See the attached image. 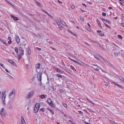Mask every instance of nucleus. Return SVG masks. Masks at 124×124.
<instances>
[{"mask_svg": "<svg viewBox=\"0 0 124 124\" xmlns=\"http://www.w3.org/2000/svg\"><path fill=\"white\" fill-rule=\"evenodd\" d=\"M42 75V72H39L38 74L37 75V78L38 80L40 82V83H39V85L41 86H43V84L41 82V76Z\"/></svg>", "mask_w": 124, "mask_h": 124, "instance_id": "nucleus-1", "label": "nucleus"}, {"mask_svg": "<svg viewBox=\"0 0 124 124\" xmlns=\"http://www.w3.org/2000/svg\"><path fill=\"white\" fill-rule=\"evenodd\" d=\"M35 93L34 91L32 90L28 94L27 96V98L28 99L31 98Z\"/></svg>", "mask_w": 124, "mask_h": 124, "instance_id": "nucleus-2", "label": "nucleus"}, {"mask_svg": "<svg viewBox=\"0 0 124 124\" xmlns=\"http://www.w3.org/2000/svg\"><path fill=\"white\" fill-rule=\"evenodd\" d=\"M15 90L13 89L12 92L10 93L9 95V97L11 99H13L15 97Z\"/></svg>", "mask_w": 124, "mask_h": 124, "instance_id": "nucleus-3", "label": "nucleus"}, {"mask_svg": "<svg viewBox=\"0 0 124 124\" xmlns=\"http://www.w3.org/2000/svg\"><path fill=\"white\" fill-rule=\"evenodd\" d=\"M47 79L48 80L47 82V83H46V84H49V83L50 82H51L52 81V78H49L47 76ZM49 86L50 87H52L53 85H52L51 86L50 85H49Z\"/></svg>", "mask_w": 124, "mask_h": 124, "instance_id": "nucleus-4", "label": "nucleus"}, {"mask_svg": "<svg viewBox=\"0 0 124 124\" xmlns=\"http://www.w3.org/2000/svg\"><path fill=\"white\" fill-rule=\"evenodd\" d=\"M7 60L9 62L12 64L16 66H17L16 64V63L15 62H14L13 61L8 59H7Z\"/></svg>", "mask_w": 124, "mask_h": 124, "instance_id": "nucleus-5", "label": "nucleus"}, {"mask_svg": "<svg viewBox=\"0 0 124 124\" xmlns=\"http://www.w3.org/2000/svg\"><path fill=\"white\" fill-rule=\"evenodd\" d=\"M112 83L115 85L119 87L122 88V89H123V88H124V87H123V86H122L121 85H119V84L115 82H113Z\"/></svg>", "mask_w": 124, "mask_h": 124, "instance_id": "nucleus-6", "label": "nucleus"}, {"mask_svg": "<svg viewBox=\"0 0 124 124\" xmlns=\"http://www.w3.org/2000/svg\"><path fill=\"white\" fill-rule=\"evenodd\" d=\"M36 110L37 111H35V113H37L38 111V110L39 109V108L40 106V104L39 103H36Z\"/></svg>", "mask_w": 124, "mask_h": 124, "instance_id": "nucleus-7", "label": "nucleus"}, {"mask_svg": "<svg viewBox=\"0 0 124 124\" xmlns=\"http://www.w3.org/2000/svg\"><path fill=\"white\" fill-rule=\"evenodd\" d=\"M16 42L18 44L20 42V39L18 35H16Z\"/></svg>", "mask_w": 124, "mask_h": 124, "instance_id": "nucleus-8", "label": "nucleus"}, {"mask_svg": "<svg viewBox=\"0 0 124 124\" xmlns=\"http://www.w3.org/2000/svg\"><path fill=\"white\" fill-rule=\"evenodd\" d=\"M11 17L13 18L14 20L17 21L18 20V18L16 16H14L11 15Z\"/></svg>", "mask_w": 124, "mask_h": 124, "instance_id": "nucleus-9", "label": "nucleus"}, {"mask_svg": "<svg viewBox=\"0 0 124 124\" xmlns=\"http://www.w3.org/2000/svg\"><path fill=\"white\" fill-rule=\"evenodd\" d=\"M55 70L57 72H59L62 73H63V72H64L63 71H62L59 69L58 68H55Z\"/></svg>", "mask_w": 124, "mask_h": 124, "instance_id": "nucleus-10", "label": "nucleus"}, {"mask_svg": "<svg viewBox=\"0 0 124 124\" xmlns=\"http://www.w3.org/2000/svg\"><path fill=\"white\" fill-rule=\"evenodd\" d=\"M94 66H95V67H93V68L94 69V70H96L98 71L99 70V69L98 68V67H97V66L96 65H95V64H94Z\"/></svg>", "mask_w": 124, "mask_h": 124, "instance_id": "nucleus-11", "label": "nucleus"}, {"mask_svg": "<svg viewBox=\"0 0 124 124\" xmlns=\"http://www.w3.org/2000/svg\"><path fill=\"white\" fill-rule=\"evenodd\" d=\"M0 40H1V41L4 44L7 46H8V45L7 43H6L5 41H4L3 39L0 38Z\"/></svg>", "mask_w": 124, "mask_h": 124, "instance_id": "nucleus-12", "label": "nucleus"}, {"mask_svg": "<svg viewBox=\"0 0 124 124\" xmlns=\"http://www.w3.org/2000/svg\"><path fill=\"white\" fill-rule=\"evenodd\" d=\"M51 107L53 108H54L55 107V106L53 104L52 101L51 102L49 103L48 104Z\"/></svg>", "mask_w": 124, "mask_h": 124, "instance_id": "nucleus-13", "label": "nucleus"}, {"mask_svg": "<svg viewBox=\"0 0 124 124\" xmlns=\"http://www.w3.org/2000/svg\"><path fill=\"white\" fill-rule=\"evenodd\" d=\"M1 96H2V100L3 99V98H5L6 95L4 92H2L1 93Z\"/></svg>", "mask_w": 124, "mask_h": 124, "instance_id": "nucleus-14", "label": "nucleus"}, {"mask_svg": "<svg viewBox=\"0 0 124 124\" xmlns=\"http://www.w3.org/2000/svg\"><path fill=\"white\" fill-rule=\"evenodd\" d=\"M21 121L22 123L25 122L24 118L22 116H21Z\"/></svg>", "mask_w": 124, "mask_h": 124, "instance_id": "nucleus-15", "label": "nucleus"}, {"mask_svg": "<svg viewBox=\"0 0 124 124\" xmlns=\"http://www.w3.org/2000/svg\"><path fill=\"white\" fill-rule=\"evenodd\" d=\"M40 63H38L37 64L36 66V68L38 69H39L40 68Z\"/></svg>", "mask_w": 124, "mask_h": 124, "instance_id": "nucleus-16", "label": "nucleus"}, {"mask_svg": "<svg viewBox=\"0 0 124 124\" xmlns=\"http://www.w3.org/2000/svg\"><path fill=\"white\" fill-rule=\"evenodd\" d=\"M86 100L90 103H91V104H94V103H93V102L91 100H90L89 99H88L87 98H86Z\"/></svg>", "mask_w": 124, "mask_h": 124, "instance_id": "nucleus-17", "label": "nucleus"}, {"mask_svg": "<svg viewBox=\"0 0 124 124\" xmlns=\"http://www.w3.org/2000/svg\"><path fill=\"white\" fill-rule=\"evenodd\" d=\"M19 13L20 14H21L22 16H23L24 17L26 18L27 17V16L22 13V12H19Z\"/></svg>", "mask_w": 124, "mask_h": 124, "instance_id": "nucleus-18", "label": "nucleus"}, {"mask_svg": "<svg viewBox=\"0 0 124 124\" xmlns=\"http://www.w3.org/2000/svg\"><path fill=\"white\" fill-rule=\"evenodd\" d=\"M48 110H49V111H50L52 113V114H54V111H53V110L50 109L49 108H48L47 109Z\"/></svg>", "mask_w": 124, "mask_h": 124, "instance_id": "nucleus-19", "label": "nucleus"}, {"mask_svg": "<svg viewBox=\"0 0 124 124\" xmlns=\"http://www.w3.org/2000/svg\"><path fill=\"white\" fill-rule=\"evenodd\" d=\"M0 114L2 116H5V115L3 112H0Z\"/></svg>", "mask_w": 124, "mask_h": 124, "instance_id": "nucleus-20", "label": "nucleus"}, {"mask_svg": "<svg viewBox=\"0 0 124 124\" xmlns=\"http://www.w3.org/2000/svg\"><path fill=\"white\" fill-rule=\"evenodd\" d=\"M70 59L72 61H73L74 62L76 63H77V64H80L79 63L78 61H76L75 60L72 59Z\"/></svg>", "mask_w": 124, "mask_h": 124, "instance_id": "nucleus-21", "label": "nucleus"}, {"mask_svg": "<svg viewBox=\"0 0 124 124\" xmlns=\"http://www.w3.org/2000/svg\"><path fill=\"white\" fill-rule=\"evenodd\" d=\"M27 49H28L27 51H28V54H29L30 55L31 54V50L30 49V48L29 47H28V48H27Z\"/></svg>", "mask_w": 124, "mask_h": 124, "instance_id": "nucleus-22", "label": "nucleus"}, {"mask_svg": "<svg viewBox=\"0 0 124 124\" xmlns=\"http://www.w3.org/2000/svg\"><path fill=\"white\" fill-rule=\"evenodd\" d=\"M97 23H98V25H99V26H100L101 27H102L101 26V24L100 23V22H99V21L98 20H97Z\"/></svg>", "mask_w": 124, "mask_h": 124, "instance_id": "nucleus-23", "label": "nucleus"}, {"mask_svg": "<svg viewBox=\"0 0 124 124\" xmlns=\"http://www.w3.org/2000/svg\"><path fill=\"white\" fill-rule=\"evenodd\" d=\"M70 67L72 69L76 71V69L72 65H71Z\"/></svg>", "mask_w": 124, "mask_h": 124, "instance_id": "nucleus-24", "label": "nucleus"}, {"mask_svg": "<svg viewBox=\"0 0 124 124\" xmlns=\"http://www.w3.org/2000/svg\"><path fill=\"white\" fill-rule=\"evenodd\" d=\"M21 59V55H19L18 56V61H20V60Z\"/></svg>", "mask_w": 124, "mask_h": 124, "instance_id": "nucleus-25", "label": "nucleus"}, {"mask_svg": "<svg viewBox=\"0 0 124 124\" xmlns=\"http://www.w3.org/2000/svg\"><path fill=\"white\" fill-rule=\"evenodd\" d=\"M24 54V51L23 50H22L20 53V55H22Z\"/></svg>", "mask_w": 124, "mask_h": 124, "instance_id": "nucleus-26", "label": "nucleus"}, {"mask_svg": "<svg viewBox=\"0 0 124 124\" xmlns=\"http://www.w3.org/2000/svg\"><path fill=\"white\" fill-rule=\"evenodd\" d=\"M36 3L39 6V7H41V4L39 2H38V1H36Z\"/></svg>", "mask_w": 124, "mask_h": 124, "instance_id": "nucleus-27", "label": "nucleus"}, {"mask_svg": "<svg viewBox=\"0 0 124 124\" xmlns=\"http://www.w3.org/2000/svg\"><path fill=\"white\" fill-rule=\"evenodd\" d=\"M45 95L44 94H42L40 96L42 99H44L45 98Z\"/></svg>", "mask_w": 124, "mask_h": 124, "instance_id": "nucleus-28", "label": "nucleus"}, {"mask_svg": "<svg viewBox=\"0 0 124 124\" xmlns=\"http://www.w3.org/2000/svg\"><path fill=\"white\" fill-rule=\"evenodd\" d=\"M52 100L48 98L47 99V102L48 104L50 102H52Z\"/></svg>", "mask_w": 124, "mask_h": 124, "instance_id": "nucleus-29", "label": "nucleus"}, {"mask_svg": "<svg viewBox=\"0 0 124 124\" xmlns=\"http://www.w3.org/2000/svg\"><path fill=\"white\" fill-rule=\"evenodd\" d=\"M87 109L90 112H94V113H95V111H94L92 110L91 109H90L89 108H87Z\"/></svg>", "mask_w": 124, "mask_h": 124, "instance_id": "nucleus-30", "label": "nucleus"}, {"mask_svg": "<svg viewBox=\"0 0 124 124\" xmlns=\"http://www.w3.org/2000/svg\"><path fill=\"white\" fill-rule=\"evenodd\" d=\"M43 69L42 68H40V72H39L38 73V74H39V72H42V73L43 72Z\"/></svg>", "mask_w": 124, "mask_h": 124, "instance_id": "nucleus-31", "label": "nucleus"}, {"mask_svg": "<svg viewBox=\"0 0 124 124\" xmlns=\"http://www.w3.org/2000/svg\"><path fill=\"white\" fill-rule=\"evenodd\" d=\"M100 19L101 20H102L103 21L106 22L107 19H105L102 18H100Z\"/></svg>", "mask_w": 124, "mask_h": 124, "instance_id": "nucleus-32", "label": "nucleus"}, {"mask_svg": "<svg viewBox=\"0 0 124 124\" xmlns=\"http://www.w3.org/2000/svg\"><path fill=\"white\" fill-rule=\"evenodd\" d=\"M46 40L49 44L52 43V42L51 41H50L49 39H46Z\"/></svg>", "mask_w": 124, "mask_h": 124, "instance_id": "nucleus-33", "label": "nucleus"}, {"mask_svg": "<svg viewBox=\"0 0 124 124\" xmlns=\"http://www.w3.org/2000/svg\"><path fill=\"white\" fill-rule=\"evenodd\" d=\"M37 111L36 110V105H35V106L34 107V111L35 113V111Z\"/></svg>", "mask_w": 124, "mask_h": 124, "instance_id": "nucleus-34", "label": "nucleus"}, {"mask_svg": "<svg viewBox=\"0 0 124 124\" xmlns=\"http://www.w3.org/2000/svg\"><path fill=\"white\" fill-rule=\"evenodd\" d=\"M118 37L119 38L121 39H122L123 38L121 35L119 34L118 35Z\"/></svg>", "mask_w": 124, "mask_h": 124, "instance_id": "nucleus-35", "label": "nucleus"}, {"mask_svg": "<svg viewBox=\"0 0 124 124\" xmlns=\"http://www.w3.org/2000/svg\"><path fill=\"white\" fill-rule=\"evenodd\" d=\"M80 19L82 21V22L84 21V19L83 17L82 16H80Z\"/></svg>", "mask_w": 124, "mask_h": 124, "instance_id": "nucleus-36", "label": "nucleus"}, {"mask_svg": "<svg viewBox=\"0 0 124 124\" xmlns=\"http://www.w3.org/2000/svg\"><path fill=\"white\" fill-rule=\"evenodd\" d=\"M63 105L64 106L66 107L67 108V105L65 103H62Z\"/></svg>", "mask_w": 124, "mask_h": 124, "instance_id": "nucleus-37", "label": "nucleus"}, {"mask_svg": "<svg viewBox=\"0 0 124 124\" xmlns=\"http://www.w3.org/2000/svg\"><path fill=\"white\" fill-rule=\"evenodd\" d=\"M15 51L17 53H18V49L17 47H15Z\"/></svg>", "mask_w": 124, "mask_h": 124, "instance_id": "nucleus-38", "label": "nucleus"}, {"mask_svg": "<svg viewBox=\"0 0 124 124\" xmlns=\"http://www.w3.org/2000/svg\"><path fill=\"white\" fill-rule=\"evenodd\" d=\"M104 23L105 24V25L107 27H108V28H111L110 26L108 25L107 24H106V23Z\"/></svg>", "mask_w": 124, "mask_h": 124, "instance_id": "nucleus-39", "label": "nucleus"}, {"mask_svg": "<svg viewBox=\"0 0 124 124\" xmlns=\"http://www.w3.org/2000/svg\"><path fill=\"white\" fill-rule=\"evenodd\" d=\"M106 22H107V23H108L109 24H110L111 22L110 21L107 20V19L106 20Z\"/></svg>", "mask_w": 124, "mask_h": 124, "instance_id": "nucleus-40", "label": "nucleus"}, {"mask_svg": "<svg viewBox=\"0 0 124 124\" xmlns=\"http://www.w3.org/2000/svg\"><path fill=\"white\" fill-rule=\"evenodd\" d=\"M69 122H70V123H71L72 124H76L75 123L73 122L72 121L70 120H69Z\"/></svg>", "mask_w": 124, "mask_h": 124, "instance_id": "nucleus-41", "label": "nucleus"}, {"mask_svg": "<svg viewBox=\"0 0 124 124\" xmlns=\"http://www.w3.org/2000/svg\"><path fill=\"white\" fill-rule=\"evenodd\" d=\"M71 7L72 8L74 9L75 8V6L74 5H71Z\"/></svg>", "mask_w": 124, "mask_h": 124, "instance_id": "nucleus-42", "label": "nucleus"}, {"mask_svg": "<svg viewBox=\"0 0 124 124\" xmlns=\"http://www.w3.org/2000/svg\"><path fill=\"white\" fill-rule=\"evenodd\" d=\"M102 15L104 16H106V13L103 12L102 13Z\"/></svg>", "mask_w": 124, "mask_h": 124, "instance_id": "nucleus-43", "label": "nucleus"}, {"mask_svg": "<svg viewBox=\"0 0 124 124\" xmlns=\"http://www.w3.org/2000/svg\"><path fill=\"white\" fill-rule=\"evenodd\" d=\"M3 101V104H4V105H5L6 104V102L5 101V100H2Z\"/></svg>", "mask_w": 124, "mask_h": 124, "instance_id": "nucleus-44", "label": "nucleus"}, {"mask_svg": "<svg viewBox=\"0 0 124 124\" xmlns=\"http://www.w3.org/2000/svg\"><path fill=\"white\" fill-rule=\"evenodd\" d=\"M40 111L43 112H44L45 111L44 108H41V109H40Z\"/></svg>", "mask_w": 124, "mask_h": 124, "instance_id": "nucleus-45", "label": "nucleus"}, {"mask_svg": "<svg viewBox=\"0 0 124 124\" xmlns=\"http://www.w3.org/2000/svg\"><path fill=\"white\" fill-rule=\"evenodd\" d=\"M56 75H57V76L58 77H60L61 78H62V76H61V75L59 74H56Z\"/></svg>", "mask_w": 124, "mask_h": 124, "instance_id": "nucleus-46", "label": "nucleus"}, {"mask_svg": "<svg viewBox=\"0 0 124 124\" xmlns=\"http://www.w3.org/2000/svg\"><path fill=\"white\" fill-rule=\"evenodd\" d=\"M99 34L100 36H104V34L102 33H99Z\"/></svg>", "mask_w": 124, "mask_h": 124, "instance_id": "nucleus-47", "label": "nucleus"}, {"mask_svg": "<svg viewBox=\"0 0 124 124\" xmlns=\"http://www.w3.org/2000/svg\"><path fill=\"white\" fill-rule=\"evenodd\" d=\"M28 60L29 62L30 61V59H31V58L30 56H28Z\"/></svg>", "mask_w": 124, "mask_h": 124, "instance_id": "nucleus-48", "label": "nucleus"}, {"mask_svg": "<svg viewBox=\"0 0 124 124\" xmlns=\"http://www.w3.org/2000/svg\"><path fill=\"white\" fill-rule=\"evenodd\" d=\"M47 14L49 16L51 17L52 18V16L51 15L49 14L48 12L46 14Z\"/></svg>", "mask_w": 124, "mask_h": 124, "instance_id": "nucleus-49", "label": "nucleus"}, {"mask_svg": "<svg viewBox=\"0 0 124 124\" xmlns=\"http://www.w3.org/2000/svg\"><path fill=\"white\" fill-rule=\"evenodd\" d=\"M5 1L8 3L10 5H12V4L10 3L7 0H5Z\"/></svg>", "mask_w": 124, "mask_h": 124, "instance_id": "nucleus-50", "label": "nucleus"}, {"mask_svg": "<svg viewBox=\"0 0 124 124\" xmlns=\"http://www.w3.org/2000/svg\"><path fill=\"white\" fill-rule=\"evenodd\" d=\"M36 49H37V50H38L39 51H41V48H39L38 47H36Z\"/></svg>", "mask_w": 124, "mask_h": 124, "instance_id": "nucleus-51", "label": "nucleus"}, {"mask_svg": "<svg viewBox=\"0 0 124 124\" xmlns=\"http://www.w3.org/2000/svg\"><path fill=\"white\" fill-rule=\"evenodd\" d=\"M95 57L98 60H100V58L98 57L97 56H95Z\"/></svg>", "mask_w": 124, "mask_h": 124, "instance_id": "nucleus-52", "label": "nucleus"}, {"mask_svg": "<svg viewBox=\"0 0 124 124\" xmlns=\"http://www.w3.org/2000/svg\"><path fill=\"white\" fill-rule=\"evenodd\" d=\"M114 53L115 54L116 56H118V53H115V52Z\"/></svg>", "mask_w": 124, "mask_h": 124, "instance_id": "nucleus-53", "label": "nucleus"}, {"mask_svg": "<svg viewBox=\"0 0 124 124\" xmlns=\"http://www.w3.org/2000/svg\"><path fill=\"white\" fill-rule=\"evenodd\" d=\"M119 78L122 81L123 80V79H124V78L121 76H120Z\"/></svg>", "mask_w": 124, "mask_h": 124, "instance_id": "nucleus-54", "label": "nucleus"}, {"mask_svg": "<svg viewBox=\"0 0 124 124\" xmlns=\"http://www.w3.org/2000/svg\"><path fill=\"white\" fill-rule=\"evenodd\" d=\"M42 10L43 11V12H44L45 13H46V14L47 13V12L44 10L43 9H42Z\"/></svg>", "mask_w": 124, "mask_h": 124, "instance_id": "nucleus-55", "label": "nucleus"}, {"mask_svg": "<svg viewBox=\"0 0 124 124\" xmlns=\"http://www.w3.org/2000/svg\"><path fill=\"white\" fill-rule=\"evenodd\" d=\"M110 122L111 123L114 124H115V123L114 121L110 120Z\"/></svg>", "mask_w": 124, "mask_h": 124, "instance_id": "nucleus-56", "label": "nucleus"}, {"mask_svg": "<svg viewBox=\"0 0 124 124\" xmlns=\"http://www.w3.org/2000/svg\"><path fill=\"white\" fill-rule=\"evenodd\" d=\"M105 84H104V85L105 86H107L108 85V84L106 82L104 83Z\"/></svg>", "mask_w": 124, "mask_h": 124, "instance_id": "nucleus-57", "label": "nucleus"}, {"mask_svg": "<svg viewBox=\"0 0 124 124\" xmlns=\"http://www.w3.org/2000/svg\"><path fill=\"white\" fill-rule=\"evenodd\" d=\"M22 49V48L21 47H20L19 48V51H21L22 50H23Z\"/></svg>", "mask_w": 124, "mask_h": 124, "instance_id": "nucleus-58", "label": "nucleus"}, {"mask_svg": "<svg viewBox=\"0 0 124 124\" xmlns=\"http://www.w3.org/2000/svg\"><path fill=\"white\" fill-rule=\"evenodd\" d=\"M0 65L3 68H4V66L3 65V64L1 63H0Z\"/></svg>", "mask_w": 124, "mask_h": 124, "instance_id": "nucleus-59", "label": "nucleus"}, {"mask_svg": "<svg viewBox=\"0 0 124 124\" xmlns=\"http://www.w3.org/2000/svg\"><path fill=\"white\" fill-rule=\"evenodd\" d=\"M8 42L9 44H10L12 43V42L11 41V40H9V41H8Z\"/></svg>", "mask_w": 124, "mask_h": 124, "instance_id": "nucleus-60", "label": "nucleus"}, {"mask_svg": "<svg viewBox=\"0 0 124 124\" xmlns=\"http://www.w3.org/2000/svg\"><path fill=\"white\" fill-rule=\"evenodd\" d=\"M4 111V108H2L1 109V111L0 112H3Z\"/></svg>", "mask_w": 124, "mask_h": 124, "instance_id": "nucleus-61", "label": "nucleus"}, {"mask_svg": "<svg viewBox=\"0 0 124 124\" xmlns=\"http://www.w3.org/2000/svg\"><path fill=\"white\" fill-rule=\"evenodd\" d=\"M58 1L59 2V3H60V5H61V4L62 3V2L61 1H60L59 0H58Z\"/></svg>", "mask_w": 124, "mask_h": 124, "instance_id": "nucleus-62", "label": "nucleus"}, {"mask_svg": "<svg viewBox=\"0 0 124 124\" xmlns=\"http://www.w3.org/2000/svg\"><path fill=\"white\" fill-rule=\"evenodd\" d=\"M72 34L74 36H77V35L76 34L74 33V32H72Z\"/></svg>", "mask_w": 124, "mask_h": 124, "instance_id": "nucleus-63", "label": "nucleus"}, {"mask_svg": "<svg viewBox=\"0 0 124 124\" xmlns=\"http://www.w3.org/2000/svg\"><path fill=\"white\" fill-rule=\"evenodd\" d=\"M35 78V76H34L32 78V81H33L34 80Z\"/></svg>", "mask_w": 124, "mask_h": 124, "instance_id": "nucleus-64", "label": "nucleus"}]
</instances>
